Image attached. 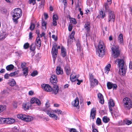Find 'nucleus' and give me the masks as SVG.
Returning a JSON list of instances; mask_svg holds the SVG:
<instances>
[{"label": "nucleus", "instance_id": "17", "mask_svg": "<svg viewBox=\"0 0 132 132\" xmlns=\"http://www.w3.org/2000/svg\"><path fill=\"white\" fill-rule=\"evenodd\" d=\"M90 24L89 22H86L84 26L85 29L88 33L90 31Z\"/></svg>", "mask_w": 132, "mask_h": 132}, {"label": "nucleus", "instance_id": "56", "mask_svg": "<svg viewBox=\"0 0 132 132\" xmlns=\"http://www.w3.org/2000/svg\"><path fill=\"white\" fill-rule=\"evenodd\" d=\"M10 122H9V124L15 122V120L14 119L10 118Z\"/></svg>", "mask_w": 132, "mask_h": 132}, {"label": "nucleus", "instance_id": "18", "mask_svg": "<svg viewBox=\"0 0 132 132\" xmlns=\"http://www.w3.org/2000/svg\"><path fill=\"white\" fill-rule=\"evenodd\" d=\"M96 110L94 108H93L91 110L90 114V117L92 118V119H94L95 118V116L96 115Z\"/></svg>", "mask_w": 132, "mask_h": 132}, {"label": "nucleus", "instance_id": "6", "mask_svg": "<svg viewBox=\"0 0 132 132\" xmlns=\"http://www.w3.org/2000/svg\"><path fill=\"white\" fill-rule=\"evenodd\" d=\"M115 21V16L113 11H110L108 13V22H114Z\"/></svg>", "mask_w": 132, "mask_h": 132}, {"label": "nucleus", "instance_id": "43", "mask_svg": "<svg viewBox=\"0 0 132 132\" xmlns=\"http://www.w3.org/2000/svg\"><path fill=\"white\" fill-rule=\"evenodd\" d=\"M96 123L98 125H101V119L99 118H98L96 120Z\"/></svg>", "mask_w": 132, "mask_h": 132}, {"label": "nucleus", "instance_id": "32", "mask_svg": "<svg viewBox=\"0 0 132 132\" xmlns=\"http://www.w3.org/2000/svg\"><path fill=\"white\" fill-rule=\"evenodd\" d=\"M103 121L105 123H107L110 120V119L109 118L107 117L106 116H104L102 119Z\"/></svg>", "mask_w": 132, "mask_h": 132}, {"label": "nucleus", "instance_id": "15", "mask_svg": "<svg viewBox=\"0 0 132 132\" xmlns=\"http://www.w3.org/2000/svg\"><path fill=\"white\" fill-rule=\"evenodd\" d=\"M100 102L102 104L104 103V100L102 95L101 93H99L97 95Z\"/></svg>", "mask_w": 132, "mask_h": 132}, {"label": "nucleus", "instance_id": "64", "mask_svg": "<svg viewBox=\"0 0 132 132\" xmlns=\"http://www.w3.org/2000/svg\"><path fill=\"white\" fill-rule=\"evenodd\" d=\"M112 3V0H107L106 2L105 3H107L108 4L110 5Z\"/></svg>", "mask_w": 132, "mask_h": 132}, {"label": "nucleus", "instance_id": "8", "mask_svg": "<svg viewBox=\"0 0 132 132\" xmlns=\"http://www.w3.org/2000/svg\"><path fill=\"white\" fill-rule=\"evenodd\" d=\"M41 86L42 88L46 91L50 92L52 90V88L48 84H43Z\"/></svg>", "mask_w": 132, "mask_h": 132}, {"label": "nucleus", "instance_id": "30", "mask_svg": "<svg viewBox=\"0 0 132 132\" xmlns=\"http://www.w3.org/2000/svg\"><path fill=\"white\" fill-rule=\"evenodd\" d=\"M9 89L6 88L5 89H4L1 92V94L2 95H5L9 93L8 90Z\"/></svg>", "mask_w": 132, "mask_h": 132}, {"label": "nucleus", "instance_id": "24", "mask_svg": "<svg viewBox=\"0 0 132 132\" xmlns=\"http://www.w3.org/2000/svg\"><path fill=\"white\" fill-rule=\"evenodd\" d=\"M76 45L77 47V50L80 51L81 50V46L80 44V41L78 40L76 41Z\"/></svg>", "mask_w": 132, "mask_h": 132}, {"label": "nucleus", "instance_id": "29", "mask_svg": "<svg viewBox=\"0 0 132 132\" xmlns=\"http://www.w3.org/2000/svg\"><path fill=\"white\" fill-rule=\"evenodd\" d=\"M32 120V118L31 116H26V117H25V118H24L23 120L29 122L30 121Z\"/></svg>", "mask_w": 132, "mask_h": 132}, {"label": "nucleus", "instance_id": "1", "mask_svg": "<svg viewBox=\"0 0 132 132\" xmlns=\"http://www.w3.org/2000/svg\"><path fill=\"white\" fill-rule=\"evenodd\" d=\"M22 12L21 10L19 8H16L14 10L12 14L13 20L15 23L16 24L18 22V20L22 15Z\"/></svg>", "mask_w": 132, "mask_h": 132}, {"label": "nucleus", "instance_id": "54", "mask_svg": "<svg viewBox=\"0 0 132 132\" xmlns=\"http://www.w3.org/2000/svg\"><path fill=\"white\" fill-rule=\"evenodd\" d=\"M71 22L74 24H76L77 21L74 18H72L71 19Z\"/></svg>", "mask_w": 132, "mask_h": 132}, {"label": "nucleus", "instance_id": "31", "mask_svg": "<svg viewBox=\"0 0 132 132\" xmlns=\"http://www.w3.org/2000/svg\"><path fill=\"white\" fill-rule=\"evenodd\" d=\"M65 71L67 75H69L70 74L71 69L70 67H65Z\"/></svg>", "mask_w": 132, "mask_h": 132}, {"label": "nucleus", "instance_id": "14", "mask_svg": "<svg viewBox=\"0 0 132 132\" xmlns=\"http://www.w3.org/2000/svg\"><path fill=\"white\" fill-rule=\"evenodd\" d=\"M45 108L42 109V111H45L47 113V110H50L51 111H52L51 109L50 108H49V107H50V104L48 101H47L46 102L45 104Z\"/></svg>", "mask_w": 132, "mask_h": 132}, {"label": "nucleus", "instance_id": "10", "mask_svg": "<svg viewBox=\"0 0 132 132\" xmlns=\"http://www.w3.org/2000/svg\"><path fill=\"white\" fill-rule=\"evenodd\" d=\"M47 110V114L50 117H51L53 119H55V120H57V116L55 114L53 113V110L51 111L50 110Z\"/></svg>", "mask_w": 132, "mask_h": 132}, {"label": "nucleus", "instance_id": "62", "mask_svg": "<svg viewBox=\"0 0 132 132\" xmlns=\"http://www.w3.org/2000/svg\"><path fill=\"white\" fill-rule=\"evenodd\" d=\"M77 81H78V82L77 83V84L78 85H80L81 83V82H82V80H79L78 79H77Z\"/></svg>", "mask_w": 132, "mask_h": 132}, {"label": "nucleus", "instance_id": "53", "mask_svg": "<svg viewBox=\"0 0 132 132\" xmlns=\"http://www.w3.org/2000/svg\"><path fill=\"white\" fill-rule=\"evenodd\" d=\"M14 67H6V69L8 71H11L13 70Z\"/></svg>", "mask_w": 132, "mask_h": 132}, {"label": "nucleus", "instance_id": "27", "mask_svg": "<svg viewBox=\"0 0 132 132\" xmlns=\"http://www.w3.org/2000/svg\"><path fill=\"white\" fill-rule=\"evenodd\" d=\"M109 5L107 3H104V7L106 11L108 12H109L110 11H112L110 9L109 7Z\"/></svg>", "mask_w": 132, "mask_h": 132}, {"label": "nucleus", "instance_id": "60", "mask_svg": "<svg viewBox=\"0 0 132 132\" xmlns=\"http://www.w3.org/2000/svg\"><path fill=\"white\" fill-rule=\"evenodd\" d=\"M16 72H12L10 73L9 75V76H15L16 75Z\"/></svg>", "mask_w": 132, "mask_h": 132}, {"label": "nucleus", "instance_id": "42", "mask_svg": "<svg viewBox=\"0 0 132 132\" xmlns=\"http://www.w3.org/2000/svg\"><path fill=\"white\" fill-rule=\"evenodd\" d=\"M53 112L56 113H57L58 114H61L62 113V111L61 110L58 109H57L55 110H53Z\"/></svg>", "mask_w": 132, "mask_h": 132}, {"label": "nucleus", "instance_id": "25", "mask_svg": "<svg viewBox=\"0 0 132 132\" xmlns=\"http://www.w3.org/2000/svg\"><path fill=\"white\" fill-rule=\"evenodd\" d=\"M98 16L99 18L100 17L102 19L104 18L105 16V12H104L102 10L100 11Z\"/></svg>", "mask_w": 132, "mask_h": 132}, {"label": "nucleus", "instance_id": "50", "mask_svg": "<svg viewBox=\"0 0 132 132\" xmlns=\"http://www.w3.org/2000/svg\"><path fill=\"white\" fill-rule=\"evenodd\" d=\"M111 67H105V72L108 73L110 70Z\"/></svg>", "mask_w": 132, "mask_h": 132}, {"label": "nucleus", "instance_id": "33", "mask_svg": "<svg viewBox=\"0 0 132 132\" xmlns=\"http://www.w3.org/2000/svg\"><path fill=\"white\" fill-rule=\"evenodd\" d=\"M36 49L35 45L33 43L31 44L30 46V50L33 52H35V50Z\"/></svg>", "mask_w": 132, "mask_h": 132}, {"label": "nucleus", "instance_id": "61", "mask_svg": "<svg viewBox=\"0 0 132 132\" xmlns=\"http://www.w3.org/2000/svg\"><path fill=\"white\" fill-rule=\"evenodd\" d=\"M62 1V2L64 3V8L65 7L67 6V0H64V1H63V0Z\"/></svg>", "mask_w": 132, "mask_h": 132}, {"label": "nucleus", "instance_id": "13", "mask_svg": "<svg viewBox=\"0 0 132 132\" xmlns=\"http://www.w3.org/2000/svg\"><path fill=\"white\" fill-rule=\"evenodd\" d=\"M58 16L56 14H54L53 16V25L56 26L57 24V21L58 19Z\"/></svg>", "mask_w": 132, "mask_h": 132}, {"label": "nucleus", "instance_id": "55", "mask_svg": "<svg viewBox=\"0 0 132 132\" xmlns=\"http://www.w3.org/2000/svg\"><path fill=\"white\" fill-rule=\"evenodd\" d=\"M35 103L37 105H40L41 104V102L37 98L36 99V100Z\"/></svg>", "mask_w": 132, "mask_h": 132}, {"label": "nucleus", "instance_id": "12", "mask_svg": "<svg viewBox=\"0 0 132 132\" xmlns=\"http://www.w3.org/2000/svg\"><path fill=\"white\" fill-rule=\"evenodd\" d=\"M125 67H119V74L121 75H124L126 73V69Z\"/></svg>", "mask_w": 132, "mask_h": 132}, {"label": "nucleus", "instance_id": "23", "mask_svg": "<svg viewBox=\"0 0 132 132\" xmlns=\"http://www.w3.org/2000/svg\"><path fill=\"white\" fill-rule=\"evenodd\" d=\"M36 45L38 47H40L41 45V41L40 38L38 37L36 40Z\"/></svg>", "mask_w": 132, "mask_h": 132}, {"label": "nucleus", "instance_id": "44", "mask_svg": "<svg viewBox=\"0 0 132 132\" xmlns=\"http://www.w3.org/2000/svg\"><path fill=\"white\" fill-rule=\"evenodd\" d=\"M38 74V72L37 71H34L31 74V75L34 77L37 75Z\"/></svg>", "mask_w": 132, "mask_h": 132}, {"label": "nucleus", "instance_id": "52", "mask_svg": "<svg viewBox=\"0 0 132 132\" xmlns=\"http://www.w3.org/2000/svg\"><path fill=\"white\" fill-rule=\"evenodd\" d=\"M36 98H32L30 101V103L31 104H34V103H35L36 100Z\"/></svg>", "mask_w": 132, "mask_h": 132}, {"label": "nucleus", "instance_id": "2", "mask_svg": "<svg viewBox=\"0 0 132 132\" xmlns=\"http://www.w3.org/2000/svg\"><path fill=\"white\" fill-rule=\"evenodd\" d=\"M105 50V45L103 42L100 41L98 45V54L99 57H102L104 54Z\"/></svg>", "mask_w": 132, "mask_h": 132}, {"label": "nucleus", "instance_id": "21", "mask_svg": "<svg viewBox=\"0 0 132 132\" xmlns=\"http://www.w3.org/2000/svg\"><path fill=\"white\" fill-rule=\"evenodd\" d=\"M72 103L73 106H77L79 104V101L78 98L77 97L75 100L72 102Z\"/></svg>", "mask_w": 132, "mask_h": 132}, {"label": "nucleus", "instance_id": "39", "mask_svg": "<svg viewBox=\"0 0 132 132\" xmlns=\"http://www.w3.org/2000/svg\"><path fill=\"white\" fill-rule=\"evenodd\" d=\"M70 79L72 81L74 82L76 80V76H74L71 75L70 76Z\"/></svg>", "mask_w": 132, "mask_h": 132}, {"label": "nucleus", "instance_id": "28", "mask_svg": "<svg viewBox=\"0 0 132 132\" xmlns=\"http://www.w3.org/2000/svg\"><path fill=\"white\" fill-rule=\"evenodd\" d=\"M29 104H30L29 103L23 104L22 105L23 108L25 110H28L29 107Z\"/></svg>", "mask_w": 132, "mask_h": 132}, {"label": "nucleus", "instance_id": "47", "mask_svg": "<svg viewBox=\"0 0 132 132\" xmlns=\"http://www.w3.org/2000/svg\"><path fill=\"white\" fill-rule=\"evenodd\" d=\"M35 27V24L34 23H31L29 28L31 30H32L34 29Z\"/></svg>", "mask_w": 132, "mask_h": 132}, {"label": "nucleus", "instance_id": "16", "mask_svg": "<svg viewBox=\"0 0 132 132\" xmlns=\"http://www.w3.org/2000/svg\"><path fill=\"white\" fill-rule=\"evenodd\" d=\"M50 80L52 83H53V82L54 84L55 83L56 84L57 82L56 77L54 75H53L51 76L50 78Z\"/></svg>", "mask_w": 132, "mask_h": 132}, {"label": "nucleus", "instance_id": "40", "mask_svg": "<svg viewBox=\"0 0 132 132\" xmlns=\"http://www.w3.org/2000/svg\"><path fill=\"white\" fill-rule=\"evenodd\" d=\"M6 109V106L5 105H0V112L3 111Z\"/></svg>", "mask_w": 132, "mask_h": 132}, {"label": "nucleus", "instance_id": "22", "mask_svg": "<svg viewBox=\"0 0 132 132\" xmlns=\"http://www.w3.org/2000/svg\"><path fill=\"white\" fill-rule=\"evenodd\" d=\"M118 41L120 43V44H123V35L122 34H120L119 35L118 37Z\"/></svg>", "mask_w": 132, "mask_h": 132}, {"label": "nucleus", "instance_id": "58", "mask_svg": "<svg viewBox=\"0 0 132 132\" xmlns=\"http://www.w3.org/2000/svg\"><path fill=\"white\" fill-rule=\"evenodd\" d=\"M28 63H26L25 62H22L21 63V66H25L26 65H28Z\"/></svg>", "mask_w": 132, "mask_h": 132}, {"label": "nucleus", "instance_id": "26", "mask_svg": "<svg viewBox=\"0 0 132 132\" xmlns=\"http://www.w3.org/2000/svg\"><path fill=\"white\" fill-rule=\"evenodd\" d=\"M94 76L92 74H89V80L91 83V86L93 85Z\"/></svg>", "mask_w": 132, "mask_h": 132}, {"label": "nucleus", "instance_id": "57", "mask_svg": "<svg viewBox=\"0 0 132 132\" xmlns=\"http://www.w3.org/2000/svg\"><path fill=\"white\" fill-rule=\"evenodd\" d=\"M72 29V26L71 24H69L68 27V30L69 31H71Z\"/></svg>", "mask_w": 132, "mask_h": 132}, {"label": "nucleus", "instance_id": "3", "mask_svg": "<svg viewBox=\"0 0 132 132\" xmlns=\"http://www.w3.org/2000/svg\"><path fill=\"white\" fill-rule=\"evenodd\" d=\"M111 48L112 54L114 57H117L120 55V51L119 46L117 45H113Z\"/></svg>", "mask_w": 132, "mask_h": 132}, {"label": "nucleus", "instance_id": "11", "mask_svg": "<svg viewBox=\"0 0 132 132\" xmlns=\"http://www.w3.org/2000/svg\"><path fill=\"white\" fill-rule=\"evenodd\" d=\"M114 63L117 64L119 65V66H123L125 62L123 59H118L115 61Z\"/></svg>", "mask_w": 132, "mask_h": 132}, {"label": "nucleus", "instance_id": "20", "mask_svg": "<svg viewBox=\"0 0 132 132\" xmlns=\"http://www.w3.org/2000/svg\"><path fill=\"white\" fill-rule=\"evenodd\" d=\"M61 55L63 57L65 56L67 53L66 52V50L63 46H62L61 48Z\"/></svg>", "mask_w": 132, "mask_h": 132}, {"label": "nucleus", "instance_id": "36", "mask_svg": "<svg viewBox=\"0 0 132 132\" xmlns=\"http://www.w3.org/2000/svg\"><path fill=\"white\" fill-rule=\"evenodd\" d=\"M0 12L2 14H5L7 12V11L4 8H2L0 9Z\"/></svg>", "mask_w": 132, "mask_h": 132}, {"label": "nucleus", "instance_id": "51", "mask_svg": "<svg viewBox=\"0 0 132 132\" xmlns=\"http://www.w3.org/2000/svg\"><path fill=\"white\" fill-rule=\"evenodd\" d=\"M98 81L96 79H95L93 80V85H92L91 86H94V85H97L98 84Z\"/></svg>", "mask_w": 132, "mask_h": 132}, {"label": "nucleus", "instance_id": "4", "mask_svg": "<svg viewBox=\"0 0 132 132\" xmlns=\"http://www.w3.org/2000/svg\"><path fill=\"white\" fill-rule=\"evenodd\" d=\"M60 46L57 47V45L54 43L53 45L52 48V53L53 57V60L54 62L57 57V49H60Z\"/></svg>", "mask_w": 132, "mask_h": 132}, {"label": "nucleus", "instance_id": "45", "mask_svg": "<svg viewBox=\"0 0 132 132\" xmlns=\"http://www.w3.org/2000/svg\"><path fill=\"white\" fill-rule=\"evenodd\" d=\"M28 3L29 4H32L33 5H35L36 3V0H29Z\"/></svg>", "mask_w": 132, "mask_h": 132}, {"label": "nucleus", "instance_id": "5", "mask_svg": "<svg viewBox=\"0 0 132 132\" xmlns=\"http://www.w3.org/2000/svg\"><path fill=\"white\" fill-rule=\"evenodd\" d=\"M123 102L124 103V106L126 109H129L132 107V103L130 99L127 97L124 98Z\"/></svg>", "mask_w": 132, "mask_h": 132}, {"label": "nucleus", "instance_id": "46", "mask_svg": "<svg viewBox=\"0 0 132 132\" xmlns=\"http://www.w3.org/2000/svg\"><path fill=\"white\" fill-rule=\"evenodd\" d=\"M29 44L28 43H25L23 46V47L24 49H27L29 47Z\"/></svg>", "mask_w": 132, "mask_h": 132}, {"label": "nucleus", "instance_id": "35", "mask_svg": "<svg viewBox=\"0 0 132 132\" xmlns=\"http://www.w3.org/2000/svg\"><path fill=\"white\" fill-rule=\"evenodd\" d=\"M26 117L25 115H23L22 114H18L17 115V117L18 118L20 119L23 120H24V118H25V117Z\"/></svg>", "mask_w": 132, "mask_h": 132}, {"label": "nucleus", "instance_id": "63", "mask_svg": "<svg viewBox=\"0 0 132 132\" xmlns=\"http://www.w3.org/2000/svg\"><path fill=\"white\" fill-rule=\"evenodd\" d=\"M44 17L45 19H47L48 18V14L46 13H44Z\"/></svg>", "mask_w": 132, "mask_h": 132}, {"label": "nucleus", "instance_id": "59", "mask_svg": "<svg viewBox=\"0 0 132 132\" xmlns=\"http://www.w3.org/2000/svg\"><path fill=\"white\" fill-rule=\"evenodd\" d=\"M70 132H78L77 130L74 128L71 129L70 130Z\"/></svg>", "mask_w": 132, "mask_h": 132}, {"label": "nucleus", "instance_id": "7", "mask_svg": "<svg viewBox=\"0 0 132 132\" xmlns=\"http://www.w3.org/2000/svg\"><path fill=\"white\" fill-rule=\"evenodd\" d=\"M54 84L53 86L52 90L50 92H51L52 93V94H54L55 95L56 94L58 93L59 90V88L58 86L57 85H55L54 84Z\"/></svg>", "mask_w": 132, "mask_h": 132}, {"label": "nucleus", "instance_id": "41", "mask_svg": "<svg viewBox=\"0 0 132 132\" xmlns=\"http://www.w3.org/2000/svg\"><path fill=\"white\" fill-rule=\"evenodd\" d=\"M47 23L44 21H43L42 22V28L44 29H45L46 28V25Z\"/></svg>", "mask_w": 132, "mask_h": 132}, {"label": "nucleus", "instance_id": "37", "mask_svg": "<svg viewBox=\"0 0 132 132\" xmlns=\"http://www.w3.org/2000/svg\"><path fill=\"white\" fill-rule=\"evenodd\" d=\"M109 106L113 107L114 106V103L113 100L110 99L109 101Z\"/></svg>", "mask_w": 132, "mask_h": 132}, {"label": "nucleus", "instance_id": "38", "mask_svg": "<svg viewBox=\"0 0 132 132\" xmlns=\"http://www.w3.org/2000/svg\"><path fill=\"white\" fill-rule=\"evenodd\" d=\"M9 84L11 86H13L16 84V82L15 80L13 79H12L11 81Z\"/></svg>", "mask_w": 132, "mask_h": 132}, {"label": "nucleus", "instance_id": "9", "mask_svg": "<svg viewBox=\"0 0 132 132\" xmlns=\"http://www.w3.org/2000/svg\"><path fill=\"white\" fill-rule=\"evenodd\" d=\"M107 85L109 89H111L113 87V89H116L117 87L116 84L109 82L107 83Z\"/></svg>", "mask_w": 132, "mask_h": 132}, {"label": "nucleus", "instance_id": "49", "mask_svg": "<svg viewBox=\"0 0 132 132\" xmlns=\"http://www.w3.org/2000/svg\"><path fill=\"white\" fill-rule=\"evenodd\" d=\"M75 34V31H73L72 32L70 36V38L71 39H73V38H74V35Z\"/></svg>", "mask_w": 132, "mask_h": 132}, {"label": "nucleus", "instance_id": "48", "mask_svg": "<svg viewBox=\"0 0 132 132\" xmlns=\"http://www.w3.org/2000/svg\"><path fill=\"white\" fill-rule=\"evenodd\" d=\"M5 118H0V123H5Z\"/></svg>", "mask_w": 132, "mask_h": 132}, {"label": "nucleus", "instance_id": "34", "mask_svg": "<svg viewBox=\"0 0 132 132\" xmlns=\"http://www.w3.org/2000/svg\"><path fill=\"white\" fill-rule=\"evenodd\" d=\"M23 73L25 77H26L28 75V68L27 67H26L25 68H23Z\"/></svg>", "mask_w": 132, "mask_h": 132}, {"label": "nucleus", "instance_id": "19", "mask_svg": "<svg viewBox=\"0 0 132 132\" xmlns=\"http://www.w3.org/2000/svg\"><path fill=\"white\" fill-rule=\"evenodd\" d=\"M56 72L57 75H62L63 73L62 69L60 67H57L56 69Z\"/></svg>", "mask_w": 132, "mask_h": 132}]
</instances>
